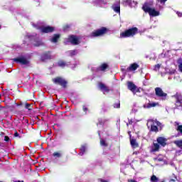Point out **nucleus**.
<instances>
[{
	"mask_svg": "<svg viewBox=\"0 0 182 182\" xmlns=\"http://www.w3.org/2000/svg\"><path fill=\"white\" fill-rule=\"evenodd\" d=\"M151 4L149 2L144 3L141 9L145 14H149V16H159L160 11H156L155 8H151Z\"/></svg>",
	"mask_w": 182,
	"mask_h": 182,
	"instance_id": "obj_1",
	"label": "nucleus"
},
{
	"mask_svg": "<svg viewBox=\"0 0 182 182\" xmlns=\"http://www.w3.org/2000/svg\"><path fill=\"white\" fill-rule=\"evenodd\" d=\"M137 33H139V28L137 27H132L120 33V38H133Z\"/></svg>",
	"mask_w": 182,
	"mask_h": 182,
	"instance_id": "obj_2",
	"label": "nucleus"
},
{
	"mask_svg": "<svg viewBox=\"0 0 182 182\" xmlns=\"http://www.w3.org/2000/svg\"><path fill=\"white\" fill-rule=\"evenodd\" d=\"M109 32V29L106 27H101L91 33V36L92 38H97L99 36H103V35H106V33Z\"/></svg>",
	"mask_w": 182,
	"mask_h": 182,
	"instance_id": "obj_3",
	"label": "nucleus"
},
{
	"mask_svg": "<svg viewBox=\"0 0 182 182\" xmlns=\"http://www.w3.org/2000/svg\"><path fill=\"white\" fill-rule=\"evenodd\" d=\"M52 82L55 85H59V86H62L63 89H66V87H68V80L62 77H56L53 78Z\"/></svg>",
	"mask_w": 182,
	"mask_h": 182,
	"instance_id": "obj_4",
	"label": "nucleus"
},
{
	"mask_svg": "<svg viewBox=\"0 0 182 182\" xmlns=\"http://www.w3.org/2000/svg\"><path fill=\"white\" fill-rule=\"evenodd\" d=\"M13 60L16 63H21V65H29V63H31L29 60L26 59L25 57L13 58Z\"/></svg>",
	"mask_w": 182,
	"mask_h": 182,
	"instance_id": "obj_5",
	"label": "nucleus"
},
{
	"mask_svg": "<svg viewBox=\"0 0 182 182\" xmlns=\"http://www.w3.org/2000/svg\"><path fill=\"white\" fill-rule=\"evenodd\" d=\"M52 52L51 51H46L41 55V62H45L46 60H50L52 59Z\"/></svg>",
	"mask_w": 182,
	"mask_h": 182,
	"instance_id": "obj_6",
	"label": "nucleus"
},
{
	"mask_svg": "<svg viewBox=\"0 0 182 182\" xmlns=\"http://www.w3.org/2000/svg\"><path fill=\"white\" fill-rule=\"evenodd\" d=\"M41 32L42 33H52L55 32V27L50 26H43L41 28Z\"/></svg>",
	"mask_w": 182,
	"mask_h": 182,
	"instance_id": "obj_7",
	"label": "nucleus"
},
{
	"mask_svg": "<svg viewBox=\"0 0 182 182\" xmlns=\"http://www.w3.org/2000/svg\"><path fill=\"white\" fill-rule=\"evenodd\" d=\"M98 87L101 92H102L103 95H106V93H109L110 92V88L105 85L103 82L98 83Z\"/></svg>",
	"mask_w": 182,
	"mask_h": 182,
	"instance_id": "obj_8",
	"label": "nucleus"
},
{
	"mask_svg": "<svg viewBox=\"0 0 182 182\" xmlns=\"http://www.w3.org/2000/svg\"><path fill=\"white\" fill-rule=\"evenodd\" d=\"M68 41L72 45H79V38L75 35H70L68 36Z\"/></svg>",
	"mask_w": 182,
	"mask_h": 182,
	"instance_id": "obj_9",
	"label": "nucleus"
},
{
	"mask_svg": "<svg viewBox=\"0 0 182 182\" xmlns=\"http://www.w3.org/2000/svg\"><path fill=\"white\" fill-rule=\"evenodd\" d=\"M155 95L158 97H167V93L164 92L161 87L155 88Z\"/></svg>",
	"mask_w": 182,
	"mask_h": 182,
	"instance_id": "obj_10",
	"label": "nucleus"
},
{
	"mask_svg": "<svg viewBox=\"0 0 182 182\" xmlns=\"http://www.w3.org/2000/svg\"><path fill=\"white\" fill-rule=\"evenodd\" d=\"M140 68V65L137 64V63H134L131 64L126 70L125 72H134V70H137Z\"/></svg>",
	"mask_w": 182,
	"mask_h": 182,
	"instance_id": "obj_11",
	"label": "nucleus"
},
{
	"mask_svg": "<svg viewBox=\"0 0 182 182\" xmlns=\"http://www.w3.org/2000/svg\"><path fill=\"white\" fill-rule=\"evenodd\" d=\"M127 88L133 93H134V92H139V90H137V86H136V85H134V83H133L132 81L127 82Z\"/></svg>",
	"mask_w": 182,
	"mask_h": 182,
	"instance_id": "obj_12",
	"label": "nucleus"
},
{
	"mask_svg": "<svg viewBox=\"0 0 182 182\" xmlns=\"http://www.w3.org/2000/svg\"><path fill=\"white\" fill-rule=\"evenodd\" d=\"M149 122L151 123L149 132L151 133H159V127L154 125V120L150 119Z\"/></svg>",
	"mask_w": 182,
	"mask_h": 182,
	"instance_id": "obj_13",
	"label": "nucleus"
},
{
	"mask_svg": "<svg viewBox=\"0 0 182 182\" xmlns=\"http://www.w3.org/2000/svg\"><path fill=\"white\" fill-rule=\"evenodd\" d=\"M156 141L158 143V144H160L161 146H162V147H166L167 143L166 141H167V139L163 137V136H159L156 139Z\"/></svg>",
	"mask_w": 182,
	"mask_h": 182,
	"instance_id": "obj_14",
	"label": "nucleus"
},
{
	"mask_svg": "<svg viewBox=\"0 0 182 182\" xmlns=\"http://www.w3.org/2000/svg\"><path fill=\"white\" fill-rule=\"evenodd\" d=\"M106 69H109V64L104 63L97 68V72H105Z\"/></svg>",
	"mask_w": 182,
	"mask_h": 182,
	"instance_id": "obj_15",
	"label": "nucleus"
},
{
	"mask_svg": "<svg viewBox=\"0 0 182 182\" xmlns=\"http://www.w3.org/2000/svg\"><path fill=\"white\" fill-rule=\"evenodd\" d=\"M112 9L117 14H120V1H117L115 4L112 5Z\"/></svg>",
	"mask_w": 182,
	"mask_h": 182,
	"instance_id": "obj_16",
	"label": "nucleus"
},
{
	"mask_svg": "<svg viewBox=\"0 0 182 182\" xmlns=\"http://www.w3.org/2000/svg\"><path fill=\"white\" fill-rule=\"evenodd\" d=\"M159 102H149L146 105L143 106L144 109H151V107H156L159 106Z\"/></svg>",
	"mask_w": 182,
	"mask_h": 182,
	"instance_id": "obj_17",
	"label": "nucleus"
},
{
	"mask_svg": "<svg viewBox=\"0 0 182 182\" xmlns=\"http://www.w3.org/2000/svg\"><path fill=\"white\" fill-rule=\"evenodd\" d=\"M130 144L133 149H137L139 147V143H137L136 139L130 138Z\"/></svg>",
	"mask_w": 182,
	"mask_h": 182,
	"instance_id": "obj_18",
	"label": "nucleus"
},
{
	"mask_svg": "<svg viewBox=\"0 0 182 182\" xmlns=\"http://www.w3.org/2000/svg\"><path fill=\"white\" fill-rule=\"evenodd\" d=\"M58 66H59V68H66V66H69V64H68V63H66L65 60H60L58 62Z\"/></svg>",
	"mask_w": 182,
	"mask_h": 182,
	"instance_id": "obj_19",
	"label": "nucleus"
},
{
	"mask_svg": "<svg viewBox=\"0 0 182 182\" xmlns=\"http://www.w3.org/2000/svg\"><path fill=\"white\" fill-rule=\"evenodd\" d=\"M60 38V34H54L53 38L50 39V41L53 43H56L58 41Z\"/></svg>",
	"mask_w": 182,
	"mask_h": 182,
	"instance_id": "obj_20",
	"label": "nucleus"
},
{
	"mask_svg": "<svg viewBox=\"0 0 182 182\" xmlns=\"http://www.w3.org/2000/svg\"><path fill=\"white\" fill-rule=\"evenodd\" d=\"M24 107L25 109H26L27 110H32V109H33V106L32 105V104H29L28 102H25L24 103Z\"/></svg>",
	"mask_w": 182,
	"mask_h": 182,
	"instance_id": "obj_21",
	"label": "nucleus"
},
{
	"mask_svg": "<svg viewBox=\"0 0 182 182\" xmlns=\"http://www.w3.org/2000/svg\"><path fill=\"white\" fill-rule=\"evenodd\" d=\"M176 124H177V127H176V131L178 132V133H180V134H181L182 136V124L180 125V124H178V122H175Z\"/></svg>",
	"mask_w": 182,
	"mask_h": 182,
	"instance_id": "obj_22",
	"label": "nucleus"
},
{
	"mask_svg": "<svg viewBox=\"0 0 182 182\" xmlns=\"http://www.w3.org/2000/svg\"><path fill=\"white\" fill-rule=\"evenodd\" d=\"M159 150H160V145L157 143H154L152 151H159Z\"/></svg>",
	"mask_w": 182,
	"mask_h": 182,
	"instance_id": "obj_23",
	"label": "nucleus"
},
{
	"mask_svg": "<svg viewBox=\"0 0 182 182\" xmlns=\"http://www.w3.org/2000/svg\"><path fill=\"white\" fill-rule=\"evenodd\" d=\"M177 63L178 65V69L180 72L182 73V58H178L177 60Z\"/></svg>",
	"mask_w": 182,
	"mask_h": 182,
	"instance_id": "obj_24",
	"label": "nucleus"
},
{
	"mask_svg": "<svg viewBox=\"0 0 182 182\" xmlns=\"http://www.w3.org/2000/svg\"><path fill=\"white\" fill-rule=\"evenodd\" d=\"M100 145L103 147H107V146H109V144H107V142H106L105 139H100Z\"/></svg>",
	"mask_w": 182,
	"mask_h": 182,
	"instance_id": "obj_25",
	"label": "nucleus"
},
{
	"mask_svg": "<svg viewBox=\"0 0 182 182\" xmlns=\"http://www.w3.org/2000/svg\"><path fill=\"white\" fill-rule=\"evenodd\" d=\"M33 45L36 47H39V46H42V45H43V43H42V41L40 40H37V41H35V43Z\"/></svg>",
	"mask_w": 182,
	"mask_h": 182,
	"instance_id": "obj_26",
	"label": "nucleus"
},
{
	"mask_svg": "<svg viewBox=\"0 0 182 182\" xmlns=\"http://www.w3.org/2000/svg\"><path fill=\"white\" fill-rule=\"evenodd\" d=\"M0 111L6 114L8 113V108L6 107H0Z\"/></svg>",
	"mask_w": 182,
	"mask_h": 182,
	"instance_id": "obj_27",
	"label": "nucleus"
},
{
	"mask_svg": "<svg viewBox=\"0 0 182 182\" xmlns=\"http://www.w3.org/2000/svg\"><path fill=\"white\" fill-rule=\"evenodd\" d=\"M68 53L70 56H75L77 53V51L76 50H72L68 51Z\"/></svg>",
	"mask_w": 182,
	"mask_h": 182,
	"instance_id": "obj_28",
	"label": "nucleus"
},
{
	"mask_svg": "<svg viewBox=\"0 0 182 182\" xmlns=\"http://www.w3.org/2000/svg\"><path fill=\"white\" fill-rule=\"evenodd\" d=\"M106 122H108L107 119H100L98 120V124H100V126H103V124H105V123H106Z\"/></svg>",
	"mask_w": 182,
	"mask_h": 182,
	"instance_id": "obj_29",
	"label": "nucleus"
},
{
	"mask_svg": "<svg viewBox=\"0 0 182 182\" xmlns=\"http://www.w3.org/2000/svg\"><path fill=\"white\" fill-rule=\"evenodd\" d=\"M53 157H58L59 159V158L62 157V154L56 151L53 154Z\"/></svg>",
	"mask_w": 182,
	"mask_h": 182,
	"instance_id": "obj_30",
	"label": "nucleus"
},
{
	"mask_svg": "<svg viewBox=\"0 0 182 182\" xmlns=\"http://www.w3.org/2000/svg\"><path fill=\"white\" fill-rule=\"evenodd\" d=\"M114 109H120V102L114 104Z\"/></svg>",
	"mask_w": 182,
	"mask_h": 182,
	"instance_id": "obj_31",
	"label": "nucleus"
},
{
	"mask_svg": "<svg viewBox=\"0 0 182 182\" xmlns=\"http://www.w3.org/2000/svg\"><path fill=\"white\" fill-rule=\"evenodd\" d=\"M14 136V137H18V139H21V136H19V133H18V131H15Z\"/></svg>",
	"mask_w": 182,
	"mask_h": 182,
	"instance_id": "obj_32",
	"label": "nucleus"
},
{
	"mask_svg": "<svg viewBox=\"0 0 182 182\" xmlns=\"http://www.w3.org/2000/svg\"><path fill=\"white\" fill-rule=\"evenodd\" d=\"M4 141H6V143L11 141V139L8 136H4Z\"/></svg>",
	"mask_w": 182,
	"mask_h": 182,
	"instance_id": "obj_33",
	"label": "nucleus"
},
{
	"mask_svg": "<svg viewBox=\"0 0 182 182\" xmlns=\"http://www.w3.org/2000/svg\"><path fill=\"white\" fill-rule=\"evenodd\" d=\"M80 151H82V153H85V151H86V146H82L80 147Z\"/></svg>",
	"mask_w": 182,
	"mask_h": 182,
	"instance_id": "obj_34",
	"label": "nucleus"
},
{
	"mask_svg": "<svg viewBox=\"0 0 182 182\" xmlns=\"http://www.w3.org/2000/svg\"><path fill=\"white\" fill-rule=\"evenodd\" d=\"M82 110L85 112V113H87V110H89V109L86 106L83 105Z\"/></svg>",
	"mask_w": 182,
	"mask_h": 182,
	"instance_id": "obj_35",
	"label": "nucleus"
},
{
	"mask_svg": "<svg viewBox=\"0 0 182 182\" xmlns=\"http://www.w3.org/2000/svg\"><path fill=\"white\" fill-rule=\"evenodd\" d=\"M133 124V119H129L128 123H127V126Z\"/></svg>",
	"mask_w": 182,
	"mask_h": 182,
	"instance_id": "obj_36",
	"label": "nucleus"
},
{
	"mask_svg": "<svg viewBox=\"0 0 182 182\" xmlns=\"http://www.w3.org/2000/svg\"><path fill=\"white\" fill-rule=\"evenodd\" d=\"M160 64H156L154 65V69H160Z\"/></svg>",
	"mask_w": 182,
	"mask_h": 182,
	"instance_id": "obj_37",
	"label": "nucleus"
},
{
	"mask_svg": "<svg viewBox=\"0 0 182 182\" xmlns=\"http://www.w3.org/2000/svg\"><path fill=\"white\" fill-rule=\"evenodd\" d=\"M23 105H25V104H23V103L22 102V101H21L19 103H17V104H16L17 106H23Z\"/></svg>",
	"mask_w": 182,
	"mask_h": 182,
	"instance_id": "obj_38",
	"label": "nucleus"
},
{
	"mask_svg": "<svg viewBox=\"0 0 182 182\" xmlns=\"http://www.w3.org/2000/svg\"><path fill=\"white\" fill-rule=\"evenodd\" d=\"M127 181L128 182H137V181H136L134 179H128Z\"/></svg>",
	"mask_w": 182,
	"mask_h": 182,
	"instance_id": "obj_39",
	"label": "nucleus"
},
{
	"mask_svg": "<svg viewBox=\"0 0 182 182\" xmlns=\"http://www.w3.org/2000/svg\"><path fill=\"white\" fill-rule=\"evenodd\" d=\"M126 2H127V4H128L129 5H132V0H127Z\"/></svg>",
	"mask_w": 182,
	"mask_h": 182,
	"instance_id": "obj_40",
	"label": "nucleus"
},
{
	"mask_svg": "<svg viewBox=\"0 0 182 182\" xmlns=\"http://www.w3.org/2000/svg\"><path fill=\"white\" fill-rule=\"evenodd\" d=\"M177 15H178V16H179V18H181V16H182V13L181 12H177Z\"/></svg>",
	"mask_w": 182,
	"mask_h": 182,
	"instance_id": "obj_41",
	"label": "nucleus"
},
{
	"mask_svg": "<svg viewBox=\"0 0 182 182\" xmlns=\"http://www.w3.org/2000/svg\"><path fill=\"white\" fill-rule=\"evenodd\" d=\"M156 124L157 126H161V122H160L159 121H156Z\"/></svg>",
	"mask_w": 182,
	"mask_h": 182,
	"instance_id": "obj_42",
	"label": "nucleus"
},
{
	"mask_svg": "<svg viewBox=\"0 0 182 182\" xmlns=\"http://www.w3.org/2000/svg\"><path fill=\"white\" fill-rule=\"evenodd\" d=\"M161 4H163L164 2H167V0H160Z\"/></svg>",
	"mask_w": 182,
	"mask_h": 182,
	"instance_id": "obj_43",
	"label": "nucleus"
},
{
	"mask_svg": "<svg viewBox=\"0 0 182 182\" xmlns=\"http://www.w3.org/2000/svg\"><path fill=\"white\" fill-rule=\"evenodd\" d=\"M100 181H101V182H107V181H106L105 179H100Z\"/></svg>",
	"mask_w": 182,
	"mask_h": 182,
	"instance_id": "obj_44",
	"label": "nucleus"
},
{
	"mask_svg": "<svg viewBox=\"0 0 182 182\" xmlns=\"http://www.w3.org/2000/svg\"><path fill=\"white\" fill-rule=\"evenodd\" d=\"M0 147H4V143L0 142Z\"/></svg>",
	"mask_w": 182,
	"mask_h": 182,
	"instance_id": "obj_45",
	"label": "nucleus"
},
{
	"mask_svg": "<svg viewBox=\"0 0 182 182\" xmlns=\"http://www.w3.org/2000/svg\"><path fill=\"white\" fill-rule=\"evenodd\" d=\"M0 136H5V133L1 132V133H0Z\"/></svg>",
	"mask_w": 182,
	"mask_h": 182,
	"instance_id": "obj_46",
	"label": "nucleus"
},
{
	"mask_svg": "<svg viewBox=\"0 0 182 182\" xmlns=\"http://www.w3.org/2000/svg\"><path fill=\"white\" fill-rule=\"evenodd\" d=\"M176 103H181V102H180V100L177 99Z\"/></svg>",
	"mask_w": 182,
	"mask_h": 182,
	"instance_id": "obj_47",
	"label": "nucleus"
},
{
	"mask_svg": "<svg viewBox=\"0 0 182 182\" xmlns=\"http://www.w3.org/2000/svg\"><path fill=\"white\" fill-rule=\"evenodd\" d=\"M14 182H23V181H15Z\"/></svg>",
	"mask_w": 182,
	"mask_h": 182,
	"instance_id": "obj_48",
	"label": "nucleus"
},
{
	"mask_svg": "<svg viewBox=\"0 0 182 182\" xmlns=\"http://www.w3.org/2000/svg\"><path fill=\"white\" fill-rule=\"evenodd\" d=\"M146 126H147L148 129H150V126H149V123L146 124Z\"/></svg>",
	"mask_w": 182,
	"mask_h": 182,
	"instance_id": "obj_49",
	"label": "nucleus"
},
{
	"mask_svg": "<svg viewBox=\"0 0 182 182\" xmlns=\"http://www.w3.org/2000/svg\"><path fill=\"white\" fill-rule=\"evenodd\" d=\"M171 181H176V180H174V179H171Z\"/></svg>",
	"mask_w": 182,
	"mask_h": 182,
	"instance_id": "obj_50",
	"label": "nucleus"
},
{
	"mask_svg": "<svg viewBox=\"0 0 182 182\" xmlns=\"http://www.w3.org/2000/svg\"><path fill=\"white\" fill-rule=\"evenodd\" d=\"M2 28V26L1 25H0V29H1Z\"/></svg>",
	"mask_w": 182,
	"mask_h": 182,
	"instance_id": "obj_51",
	"label": "nucleus"
},
{
	"mask_svg": "<svg viewBox=\"0 0 182 182\" xmlns=\"http://www.w3.org/2000/svg\"><path fill=\"white\" fill-rule=\"evenodd\" d=\"M135 154H137V152H135Z\"/></svg>",
	"mask_w": 182,
	"mask_h": 182,
	"instance_id": "obj_52",
	"label": "nucleus"
}]
</instances>
